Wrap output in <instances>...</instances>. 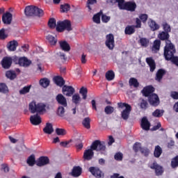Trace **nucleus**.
Listing matches in <instances>:
<instances>
[{
	"label": "nucleus",
	"mask_w": 178,
	"mask_h": 178,
	"mask_svg": "<svg viewBox=\"0 0 178 178\" xmlns=\"http://www.w3.org/2000/svg\"><path fill=\"white\" fill-rule=\"evenodd\" d=\"M105 155H106V143L99 140L93 141L90 147L87 148L83 153V156H104Z\"/></svg>",
	"instance_id": "f257e3e1"
},
{
	"label": "nucleus",
	"mask_w": 178,
	"mask_h": 178,
	"mask_svg": "<svg viewBox=\"0 0 178 178\" xmlns=\"http://www.w3.org/2000/svg\"><path fill=\"white\" fill-rule=\"evenodd\" d=\"M24 13L27 17H31L33 16L41 17L44 16V10L35 6H27L24 9Z\"/></svg>",
	"instance_id": "f03ea898"
},
{
	"label": "nucleus",
	"mask_w": 178,
	"mask_h": 178,
	"mask_svg": "<svg viewBox=\"0 0 178 178\" xmlns=\"http://www.w3.org/2000/svg\"><path fill=\"white\" fill-rule=\"evenodd\" d=\"M165 47L164 49V56L166 59V60H172L175 56H173V54L176 52V50L175 49V46L170 40H166L165 41Z\"/></svg>",
	"instance_id": "7ed1b4c3"
},
{
	"label": "nucleus",
	"mask_w": 178,
	"mask_h": 178,
	"mask_svg": "<svg viewBox=\"0 0 178 178\" xmlns=\"http://www.w3.org/2000/svg\"><path fill=\"white\" fill-rule=\"evenodd\" d=\"M118 108L121 111V118L123 120H129L130 113L131 112V106L126 103H118Z\"/></svg>",
	"instance_id": "20e7f679"
},
{
	"label": "nucleus",
	"mask_w": 178,
	"mask_h": 178,
	"mask_svg": "<svg viewBox=\"0 0 178 178\" xmlns=\"http://www.w3.org/2000/svg\"><path fill=\"white\" fill-rule=\"evenodd\" d=\"M46 105L40 103V104H35V102H31L29 104V111L31 112V113H41V112H45V108Z\"/></svg>",
	"instance_id": "39448f33"
},
{
	"label": "nucleus",
	"mask_w": 178,
	"mask_h": 178,
	"mask_svg": "<svg viewBox=\"0 0 178 178\" xmlns=\"http://www.w3.org/2000/svg\"><path fill=\"white\" fill-rule=\"evenodd\" d=\"M72 31V24H70V21L64 20V21H58L57 22L56 31L62 33V31Z\"/></svg>",
	"instance_id": "423d86ee"
},
{
	"label": "nucleus",
	"mask_w": 178,
	"mask_h": 178,
	"mask_svg": "<svg viewBox=\"0 0 178 178\" xmlns=\"http://www.w3.org/2000/svg\"><path fill=\"white\" fill-rule=\"evenodd\" d=\"M137 8V4L134 1L126 2L124 0H122L120 3V9L123 10H129V12H134Z\"/></svg>",
	"instance_id": "0eeeda50"
},
{
	"label": "nucleus",
	"mask_w": 178,
	"mask_h": 178,
	"mask_svg": "<svg viewBox=\"0 0 178 178\" xmlns=\"http://www.w3.org/2000/svg\"><path fill=\"white\" fill-rule=\"evenodd\" d=\"M14 62L16 63V65H19V66H22V67H29V66L31 65V61L24 56L20 58L15 57Z\"/></svg>",
	"instance_id": "6e6552de"
},
{
	"label": "nucleus",
	"mask_w": 178,
	"mask_h": 178,
	"mask_svg": "<svg viewBox=\"0 0 178 178\" xmlns=\"http://www.w3.org/2000/svg\"><path fill=\"white\" fill-rule=\"evenodd\" d=\"M133 149L135 152H140L145 156H148L151 154V151L147 147H142L141 143H135L133 147Z\"/></svg>",
	"instance_id": "1a4fd4ad"
},
{
	"label": "nucleus",
	"mask_w": 178,
	"mask_h": 178,
	"mask_svg": "<svg viewBox=\"0 0 178 178\" xmlns=\"http://www.w3.org/2000/svg\"><path fill=\"white\" fill-rule=\"evenodd\" d=\"M148 102L152 106H158L159 105V97L156 94H152L148 97Z\"/></svg>",
	"instance_id": "9d476101"
},
{
	"label": "nucleus",
	"mask_w": 178,
	"mask_h": 178,
	"mask_svg": "<svg viewBox=\"0 0 178 178\" xmlns=\"http://www.w3.org/2000/svg\"><path fill=\"white\" fill-rule=\"evenodd\" d=\"M106 45L109 49L115 48V38L112 34L106 35Z\"/></svg>",
	"instance_id": "9b49d317"
},
{
	"label": "nucleus",
	"mask_w": 178,
	"mask_h": 178,
	"mask_svg": "<svg viewBox=\"0 0 178 178\" xmlns=\"http://www.w3.org/2000/svg\"><path fill=\"white\" fill-rule=\"evenodd\" d=\"M63 94L66 97H72L74 94V88L70 86H64L62 89Z\"/></svg>",
	"instance_id": "f8f14e48"
},
{
	"label": "nucleus",
	"mask_w": 178,
	"mask_h": 178,
	"mask_svg": "<svg viewBox=\"0 0 178 178\" xmlns=\"http://www.w3.org/2000/svg\"><path fill=\"white\" fill-rule=\"evenodd\" d=\"M150 168L154 169L156 176H162L163 175V168L155 162L150 166Z\"/></svg>",
	"instance_id": "ddd939ff"
},
{
	"label": "nucleus",
	"mask_w": 178,
	"mask_h": 178,
	"mask_svg": "<svg viewBox=\"0 0 178 178\" xmlns=\"http://www.w3.org/2000/svg\"><path fill=\"white\" fill-rule=\"evenodd\" d=\"M89 172L92 175V176H95V177L101 178L102 176H104V174H102V171L98 168V167H90L89 168Z\"/></svg>",
	"instance_id": "4468645a"
},
{
	"label": "nucleus",
	"mask_w": 178,
	"mask_h": 178,
	"mask_svg": "<svg viewBox=\"0 0 178 178\" xmlns=\"http://www.w3.org/2000/svg\"><path fill=\"white\" fill-rule=\"evenodd\" d=\"M56 100L60 106H67V100L62 94H58L56 96Z\"/></svg>",
	"instance_id": "2eb2a0df"
},
{
	"label": "nucleus",
	"mask_w": 178,
	"mask_h": 178,
	"mask_svg": "<svg viewBox=\"0 0 178 178\" xmlns=\"http://www.w3.org/2000/svg\"><path fill=\"white\" fill-rule=\"evenodd\" d=\"M48 163H49V159L45 156H40L36 161V165L37 166H39V167L45 166V165H48Z\"/></svg>",
	"instance_id": "dca6fc26"
},
{
	"label": "nucleus",
	"mask_w": 178,
	"mask_h": 178,
	"mask_svg": "<svg viewBox=\"0 0 178 178\" xmlns=\"http://www.w3.org/2000/svg\"><path fill=\"white\" fill-rule=\"evenodd\" d=\"M81 173H83V168H81V167L74 166L71 172V175H72L73 177H79L81 176Z\"/></svg>",
	"instance_id": "f3484780"
},
{
	"label": "nucleus",
	"mask_w": 178,
	"mask_h": 178,
	"mask_svg": "<svg viewBox=\"0 0 178 178\" xmlns=\"http://www.w3.org/2000/svg\"><path fill=\"white\" fill-rule=\"evenodd\" d=\"M12 58L5 57L1 61L2 67H3V69H9V67L12 66Z\"/></svg>",
	"instance_id": "a211bd4d"
},
{
	"label": "nucleus",
	"mask_w": 178,
	"mask_h": 178,
	"mask_svg": "<svg viewBox=\"0 0 178 178\" xmlns=\"http://www.w3.org/2000/svg\"><path fill=\"white\" fill-rule=\"evenodd\" d=\"M2 22L4 24H10L12 23V14L9 12L4 13L2 16Z\"/></svg>",
	"instance_id": "6ab92c4d"
},
{
	"label": "nucleus",
	"mask_w": 178,
	"mask_h": 178,
	"mask_svg": "<svg viewBox=\"0 0 178 178\" xmlns=\"http://www.w3.org/2000/svg\"><path fill=\"white\" fill-rule=\"evenodd\" d=\"M142 93L145 97H148L149 98L150 95L155 94L154 93V88L151 86L144 88L142 90Z\"/></svg>",
	"instance_id": "aec40b11"
},
{
	"label": "nucleus",
	"mask_w": 178,
	"mask_h": 178,
	"mask_svg": "<svg viewBox=\"0 0 178 178\" xmlns=\"http://www.w3.org/2000/svg\"><path fill=\"white\" fill-rule=\"evenodd\" d=\"M30 122L34 126H37L41 123V117H40L38 115H32L30 118Z\"/></svg>",
	"instance_id": "412c9836"
},
{
	"label": "nucleus",
	"mask_w": 178,
	"mask_h": 178,
	"mask_svg": "<svg viewBox=\"0 0 178 178\" xmlns=\"http://www.w3.org/2000/svg\"><path fill=\"white\" fill-rule=\"evenodd\" d=\"M17 45H18L17 41L12 40L7 44V49H8V51L13 52L16 51V48H17Z\"/></svg>",
	"instance_id": "4be33fe9"
},
{
	"label": "nucleus",
	"mask_w": 178,
	"mask_h": 178,
	"mask_svg": "<svg viewBox=\"0 0 178 178\" xmlns=\"http://www.w3.org/2000/svg\"><path fill=\"white\" fill-rule=\"evenodd\" d=\"M141 127L143 130L148 131L149 130V127L151 126V124L147 119V118L144 117L141 120Z\"/></svg>",
	"instance_id": "5701e85b"
},
{
	"label": "nucleus",
	"mask_w": 178,
	"mask_h": 178,
	"mask_svg": "<svg viewBox=\"0 0 178 178\" xmlns=\"http://www.w3.org/2000/svg\"><path fill=\"white\" fill-rule=\"evenodd\" d=\"M59 45L61 49H63V51H65V52H69V51H70V46L65 40L60 41Z\"/></svg>",
	"instance_id": "b1692460"
},
{
	"label": "nucleus",
	"mask_w": 178,
	"mask_h": 178,
	"mask_svg": "<svg viewBox=\"0 0 178 178\" xmlns=\"http://www.w3.org/2000/svg\"><path fill=\"white\" fill-rule=\"evenodd\" d=\"M46 39L52 47H55V45H56V42H58V39L52 35L49 34L46 36Z\"/></svg>",
	"instance_id": "393cba45"
},
{
	"label": "nucleus",
	"mask_w": 178,
	"mask_h": 178,
	"mask_svg": "<svg viewBox=\"0 0 178 178\" xmlns=\"http://www.w3.org/2000/svg\"><path fill=\"white\" fill-rule=\"evenodd\" d=\"M54 81L58 87H63V86H65V80L62 76H55L54 78Z\"/></svg>",
	"instance_id": "a878e982"
},
{
	"label": "nucleus",
	"mask_w": 178,
	"mask_h": 178,
	"mask_svg": "<svg viewBox=\"0 0 178 178\" xmlns=\"http://www.w3.org/2000/svg\"><path fill=\"white\" fill-rule=\"evenodd\" d=\"M67 108V106H59L57 109L58 116H60V118H63L65 116V113H66Z\"/></svg>",
	"instance_id": "bb28decb"
},
{
	"label": "nucleus",
	"mask_w": 178,
	"mask_h": 178,
	"mask_svg": "<svg viewBox=\"0 0 178 178\" xmlns=\"http://www.w3.org/2000/svg\"><path fill=\"white\" fill-rule=\"evenodd\" d=\"M169 37H170L169 33L168 32H165V31H161L158 35V38H159L162 41L165 40V42L169 41V40H168Z\"/></svg>",
	"instance_id": "cd10ccee"
},
{
	"label": "nucleus",
	"mask_w": 178,
	"mask_h": 178,
	"mask_svg": "<svg viewBox=\"0 0 178 178\" xmlns=\"http://www.w3.org/2000/svg\"><path fill=\"white\" fill-rule=\"evenodd\" d=\"M43 131L46 133V134H52V132L54 131L52 124L47 122L45 127L43 129Z\"/></svg>",
	"instance_id": "c85d7f7f"
},
{
	"label": "nucleus",
	"mask_w": 178,
	"mask_h": 178,
	"mask_svg": "<svg viewBox=\"0 0 178 178\" xmlns=\"http://www.w3.org/2000/svg\"><path fill=\"white\" fill-rule=\"evenodd\" d=\"M149 26L152 31H155L156 30H159V26L155 21L152 19L149 20Z\"/></svg>",
	"instance_id": "c756f323"
},
{
	"label": "nucleus",
	"mask_w": 178,
	"mask_h": 178,
	"mask_svg": "<svg viewBox=\"0 0 178 178\" xmlns=\"http://www.w3.org/2000/svg\"><path fill=\"white\" fill-rule=\"evenodd\" d=\"M146 61L150 67V72H154L156 68L155 61H154V60L151 58H147Z\"/></svg>",
	"instance_id": "7c9ffc66"
},
{
	"label": "nucleus",
	"mask_w": 178,
	"mask_h": 178,
	"mask_svg": "<svg viewBox=\"0 0 178 178\" xmlns=\"http://www.w3.org/2000/svg\"><path fill=\"white\" fill-rule=\"evenodd\" d=\"M159 48H161V40H156L154 42L153 47H152V51L153 52H158L159 51Z\"/></svg>",
	"instance_id": "2f4dec72"
},
{
	"label": "nucleus",
	"mask_w": 178,
	"mask_h": 178,
	"mask_svg": "<svg viewBox=\"0 0 178 178\" xmlns=\"http://www.w3.org/2000/svg\"><path fill=\"white\" fill-rule=\"evenodd\" d=\"M49 79H47V78H43L42 79L40 80V85L43 87V88H47V87H48V86H49Z\"/></svg>",
	"instance_id": "473e14b6"
},
{
	"label": "nucleus",
	"mask_w": 178,
	"mask_h": 178,
	"mask_svg": "<svg viewBox=\"0 0 178 178\" xmlns=\"http://www.w3.org/2000/svg\"><path fill=\"white\" fill-rule=\"evenodd\" d=\"M48 26L50 29H56L58 26V22L56 23V19H55V18H51L48 22Z\"/></svg>",
	"instance_id": "72a5a7b5"
},
{
	"label": "nucleus",
	"mask_w": 178,
	"mask_h": 178,
	"mask_svg": "<svg viewBox=\"0 0 178 178\" xmlns=\"http://www.w3.org/2000/svg\"><path fill=\"white\" fill-rule=\"evenodd\" d=\"M23 148H24V145H18L15 147V150L14 151L15 155H22V152H23Z\"/></svg>",
	"instance_id": "f704fd0d"
},
{
	"label": "nucleus",
	"mask_w": 178,
	"mask_h": 178,
	"mask_svg": "<svg viewBox=\"0 0 178 178\" xmlns=\"http://www.w3.org/2000/svg\"><path fill=\"white\" fill-rule=\"evenodd\" d=\"M139 42L141 47H143L144 48H147V47H148L149 44V40L145 38H140Z\"/></svg>",
	"instance_id": "c9c22d12"
},
{
	"label": "nucleus",
	"mask_w": 178,
	"mask_h": 178,
	"mask_svg": "<svg viewBox=\"0 0 178 178\" xmlns=\"http://www.w3.org/2000/svg\"><path fill=\"white\" fill-rule=\"evenodd\" d=\"M106 79L108 80V81H111V80H113L115 79V72H113V71H108L106 73Z\"/></svg>",
	"instance_id": "e433bc0d"
},
{
	"label": "nucleus",
	"mask_w": 178,
	"mask_h": 178,
	"mask_svg": "<svg viewBox=\"0 0 178 178\" xmlns=\"http://www.w3.org/2000/svg\"><path fill=\"white\" fill-rule=\"evenodd\" d=\"M26 162L29 166H34V165H37V161H35V156H29Z\"/></svg>",
	"instance_id": "4c0bfd02"
},
{
	"label": "nucleus",
	"mask_w": 178,
	"mask_h": 178,
	"mask_svg": "<svg viewBox=\"0 0 178 178\" xmlns=\"http://www.w3.org/2000/svg\"><path fill=\"white\" fill-rule=\"evenodd\" d=\"M102 15V12L98 13L97 14L93 16V22L97 23V24H99L101 23V16Z\"/></svg>",
	"instance_id": "58836bf2"
},
{
	"label": "nucleus",
	"mask_w": 178,
	"mask_h": 178,
	"mask_svg": "<svg viewBox=\"0 0 178 178\" xmlns=\"http://www.w3.org/2000/svg\"><path fill=\"white\" fill-rule=\"evenodd\" d=\"M165 113V111L161 110V109H156L155 111L152 113L153 116L154 118H161V116H163V113Z\"/></svg>",
	"instance_id": "ea45409f"
},
{
	"label": "nucleus",
	"mask_w": 178,
	"mask_h": 178,
	"mask_svg": "<svg viewBox=\"0 0 178 178\" xmlns=\"http://www.w3.org/2000/svg\"><path fill=\"white\" fill-rule=\"evenodd\" d=\"M163 74H165V71L163 70H159L156 74V81H161L163 77Z\"/></svg>",
	"instance_id": "a19ab883"
},
{
	"label": "nucleus",
	"mask_w": 178,
	"mask_h": 178,
	"mask_svg": "<svg viewBox=\"0 0 178 178\" xmlns=\"http://www.w3.org/2000/svg\"><path fill=\"white\" fill-rule=\"evenodd\" d=\"M6 76L8 79H10V80H14V79H16V73L14 71H7L6 73Z\"/></svg>",
	"instance_id": "79ce46f5"
},
{
	"label": "nucleus",
	"mask_w": 178,
	"mask_h": 178,
	"mask_svg": "<svg viewBox=\"0 0 178 178\" xmlns=\"http://www.w3.org/2000/svg\"><path fill=\"white\" fill-rule=\"evenodd\" d=\"M88 90L86 88L82 87L79 90V94L82 95L83 99H87V94Z\"/></svg>",
	"instance_id": "37998d69"
},
{
	"label": "nucleus",
	"mask_w": 178,
	"mask_h": 178,
	"mask_svg": "<svg viewBox=\"0 0 178 178\" xmlns=\"http://www.w3.org/2000/svg\"><path fill=\"white\" fill-rule=\"evenodd\" d=\"M171 168L172 169H176V168H178V156H175L172 159Z\"/></svg>",
	"instance_id": "c03bdc74"
},
{
	"label": "nucleus",
	"mask_w": 178,
	"mask_h": 178,
	"mask_svg": "<svg viewBox=\"0 0 178 178\" xmlns=\"http://www.w3.org/2000/svg\"><path fill=\"white\" fill-rule=\"evenodd\" d=\"M163 29L164 30V32L165 33H170L172 29L170 28V25L168 24L167 22H163L162 24Z\"/></svg>",
	"instance_id": "a18cd8bd"
},
{
	"label": "nucleus",
	"mask_w": 178,
	"mask_h": 178,
	"mask_svg": "<svg viewBox=\"0 0 178 178\" xmlns=\"http://www.w3.org/2000/svg\"><path fill=\"white\" fill-rule=\"evenodd\" d=\"M139 105L140 108H142L143 111H145V109L148 108V102H147V100L141 99Z\"/></svg>",
	"instance_id": "49530a36"
},
{
	"label": "nucleus",
	"mask_w": 178,
	"mask_h": 178,
	"mask_svg": "<svg viewBox=\"0 0 178 178\" xmlns=\"http://www.w3.org/2000/svg\"><path fill=\"white\" fill-rule=\"evenodd\" d=\"M81 101V97H80V95L75 94L72 95V102L74 104H79Z\"/></svg>",
	"instance_id": "de8ad7c7"
},
{
	"label": "nucleus",
	"mask_w": 178,
	"mask_h": 178,
	"mask_svg": "<svg viewBox=\"0 0 178 178\" xmlns=\"http://www.w3.org/2000/svg\"><path fill=\"white\" fill-rule=\"evenodd\" d=\"M31 88V86H25L22 90H19V94L24 95V94H27L28 92H30Z\"/></svg>",
	"instance_id": "09e8293b"
},
{
	"label": "nucleus",
	"mask_w": 178,
	"mask_h": 178,
	"mask_svg": "<svg viewBox=\"0 0 178 178\" xmlns=\"http://www.w3.org/2000/svg\"><path fill=\"white\" fill-rule=\"evenodd\" d=\"M129 86H133L135 88L138 87L139 83H138V81H137V79L131 78L129 79Z\"/></svg>",
	"instance_id": "8fccbe9b"
},
{
	"label": "nucleus",
	"mask_w": 178,
	"mask_h": 178,
	"mask_svg": "<svg viewBox=\"0 0 178 178\" xmlns=\"http://www.w3.org/2000/svg\"><path fill=\"white\" fill-rule=\"evenodd\" d=\"M162 154V148L159 145L156 146L154 149V156H161Z\"/></svg>",
	"instance_id": "3c124183"
},
{
	"label": "nucleus",
	"mask_w": 178,
	"mask_h": 178,
	"mask_svg": "<svg viewBox=\"0 0 178 178\" xmlns=\"http://www.w3.org/2000/svg\"><path fill=\"white\" fill-rule=\"evenodd\" d=\"M113 111H115V108L111 106H107L104 108V112L106 113V115H111V113H113Z\"/></svg>",
	"instance_id": "603ef678"
},
{
	"label": "nucleus",
	"mask_w": 178,
	"mask_h": 178,
	"mask_svg": "<svg viewBox=\"0 0 178 178\" xmlns=\"http://www.w3.org/2000/svg\"><path fill=\"white\" fill-rule=\"evenodd\" d=\"M95 3H97V0H88L86 7L89 10H92L91 5H95Z\"/></svg>",
	"instance_id": "864d4df0"
},
{
	"label": "nucleus",
	"mask_w": 178,
	"mask_h": 178,
	"mask_svg": "<svg viewBox=\"0 0 178 178\" xmlns=\"http://www.w3.org/2000/svg\"><path fill=\"white\" fill-rule=\"evenodd\" d=\"M91 120H90L89 118H84V120H83L82 124H83L84 127H86V129H90V122Z\"/></svg>",
	"instance_id": "5fc2aeb1"
},
{
	"label": "nucleus",
	"mask_w": 178,
	"mask_h": 178,
	"mask_svg": "<svg viewBox=\"0 0 178 178\" xmlns=\"http://www.w3.org/2000/svg\"><path fill=\"white\" fill-rule=\"evenodd\" d=\"M134 26H127L125 29V33L129 34V35L134 33Z\"/></svg>",
	"instance_id": "6e6d98bb"
},
{
	"label": "nucleus",
	"mask_w": 178,
	"mask_h": 178,
	"mask_svg": "<svg viewBox=\"0 0 178 178\" xmlns=\"http://www.w3.org/2000/svg\"><path fill=\"white\" fill-rule=\"evenodd\" d=\"M56 133L57 136H65L66 134V130L63 129L56 128Z\"/></svg>",
	"instance_id": "4d7b16f0"
},
{
	"label": "nucleus",
	"mask_w": 178,
	"mask_h": 178,
	"mask_svg": "<svg viewBox=\"0 0 178 178\" xmlns=\"http://www.w3.org/2000/svg\"><path fill=\"white\" fill-rule=\"evenodd\" d=\"M0 92H8V86L4 83H0Z\"/></svg>",
	"instance_id": "13d9d810"
},
{
	"label": "nucleus",
	"mask_w": 178,
	"mask_h": 178,
	"mask_svg": "<svg viewBox=\"0 0 178 178\" xmlns=\"http://www.w3.org/2000/svg\"><path fill=\"white\" fill-rule=\"evenodd\" d=\"M8 38V34L5 33V29H2L0 30V39L5 40V38Z\"/></svg>",
	"instance_id": "bf43d9fd"
},
{
	"label": "nucleus",
	"mask_w": 178,
	"mask_h": 178,
	"mask_svg": "<svg viewBox=\"0 0 178 178\" xmlns=\"http://www.w3.org/2000/svg\"><path fill=\"white\" fill-rule=\"evenodd\" d=\"M68 10H70V6L69 4L61 6V12H68Z\"/></svg>",
	"instance_id": "052dcab7"
},
{
	"label": "nucleus",
	"mask_w": 178,
	"mask_h": 178,
	"mask_svg": "<svg viewBox=\"0 0 178 178\" xmlns=\"http://www.w3.org/2000/svg\"><path fill=\"white\" fill-rule=\"evenodd\" d=\"M140 20L143 22V23H145L147 20L148 19V15L147 14H142L139 16Z\"/></svg>",
	"instance_id": "680f3d73"
},
{
	"label": "nucleus",
	"mask_w": 178,
	"mask_h": 178,
	"mask_svg": "<svg viewBox=\"0 0 178 178\" xmlns=\"http://www.w3.org/2000/svg\"><path fill=\"white\" fill-rule=\"evenodd\" d=\"M56 55L60 57V58L63 59V60H66V55H65V53L58 51L56 53Z\"/></svg>",
	"instance_id": "e2e57ef3"
},
{
	"label": "nucleus",
	"mask_w": 178,
	"mask_h": 178,
	"mask_svg": "<svg viewBox=\"0 0 178 178\" xmlns=\"http://www.w3.org/2000/svg\"><path fill=\"white\" fill-rule=\"evenodd\" d=\"M10 143H12L13 144H16V143H18L19 139L17 138H15L13 136H9L8 137Z\"/></svg>",
	"instance_id": "0e129e2a"
},
{
	"label": "nucleus",
	"mask_w": 178,
	"mask_h": 178,
	"mask_svg": "<svg viewBox=\"0 0 178 178\" xmlns=\"http://www.w3.org/2000/svg\"><path fill=\"white\" fill-rule=\"evenodd\" d=\"M102 20L104 23H108L109 22V20H111V17H108L106 15H102Z\"/></svg>",
	"instance_id": "69168bd1"
},
{
	"label": "nucleus",
	"mask_w": 178,
	"mask_h": 178,
	"mask_svg": "<svg viewBox=\"0 0 178 178\" xmlns=\"http://www.w3.org/2000/svg\"><path fill=\"white\" fill-rule=\"evenodd\" d=\"M113 143H115V139L113 137H112V136H108V145L111 146Z\"/></svg>",
	"instance_id": "338daca9"
},
{
	"label": "nucleus",
	"mask_w": 178,
	"mask_h": 178,
	"mask_svg": "<svg viewBox=\"0 0 178 178\" xmlns=\"http://www.w3.org/2000/svg\"><path fill=\"white\" fill-rule=\"evenodd\" d=\"M171 61L178 66V57H173L172 59H171Z\"/></svg>",
	"instance_id": "774afa93"
}]
</instances>
